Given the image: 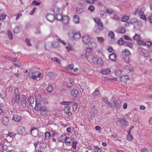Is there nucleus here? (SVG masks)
<instances>
[{
	"label": "nucleus",
	"instance_id": "0eeeda50",
	"mask_svg": "<svg viewBox=\"0 0 152 152\" xmlns=\"http://www.w3.org/2000/svg\"><path fill=\"white\" fill-rule=\"evenodd\" d=\"M41 98V96H36L35 98V101L36 102V105L34 107V110L36 111H39L40 110V108H41V107H42V106L41 104H40L39 103H38V104L37 103V98Z\"/></svg>",
	"mask_w": 152,
	"mask_h": 152
},
{
	"label": "nucleus",
	"instance_id": "338daca9",
	"mask_svg": "<svg viewBox=\"0 0 152 152\" xmlns=\"http://www.w3.org/2000/svg\"><path fill=\"white\" fill-rule=\"evenodd\" d=\"M111 17L113 19H114L116 20H119L120 19V17L116 15H114L113 17Z\"/></svg>",
	"mask_w": 152,
	"mask_h": 152
},
{
	"label": "nucleus",
	"instance_id": "680f3d73",
	"mask_svg": "<svg viewBox=\"0 0 152 152\" xmlns=\"http://www.w3.org/2000/svg\"><path fill=\"white\" fill-rule=\"evenodd\" d=\"M137 11L138 15L140 16L144 14V12L141 10H138L137 9Z\"/></svg>",
	"mask_w": 152,
	"mask_h": 152
},
{
	"label": "nucleus",
	"instance_id": "c85d7f7f",
	"mask_svg": "<svg viewBox=\"0 0 152 152\" xmlns=\"http://www.w3.org/2000/svg\"><path fill=\"white\" fill-rule=\"evenodd\" d=\"M111 72V70L110 69H105L102 70V73L104 75H107L109 74Z\"/></svg>",
	"mask_w": 152,
	"mask_h": 152
},
{
	"label": "nucleus",
	"instance_id": "9d476101",
	"mask_svg": "<svg viewBox=\"0 0 152 152\" xmlns=\"http://www.w3.org/2000/svg\"><path fill=\"white\" fill-rule=\"evenodd\" d=\"M21 119L20 114L16 113L14 114L12 116V119L16 122H19Z\"/></svg>",
	"mask_w": 152,
	"mask_h": 152
},
{
	"label": "nucleus",
	"instance_id": "e2e57ef3",
	"mask_svg": "<svg viewBox=\"0 0 152 152\" xmlns=\"http://www.w3.org/2000/svg\"><path fill=\"white\" fill-rule=\"evenodd\" d=\"M138 43L140 45H145V42L143 40H141V39H140L138 41Z\"/></svg>",
	"mask_w": 152,
	"mask_h": 152
},
{
	"label": "nucleus",
	"instance_id": "412c9836",
	"mask_svg": "<svg viewBox=\"0 0 152 152\" xmlns=\"http://www.w3.org/2000/svg\"><path fill=\"white\" fill-rule=\"evenodd\" d=\"M59 139L60 141L65 142L66 139H67V137L66 134H64L61 135Z\"/></svg>",
	"mask_w": 152,
	"mask_h": 152
},
{
	"label": "nucleus",
	"instance_id": "423d86ee",
	"mask_svg": "<svg viewBox=\"0 0 152 152\" xmlns=\"http://www.w3.org/2000/svg\"><path fill=\"white\" fill-rule=\"evenodd\" d=\"M120 123V125L123 127L124 128L129 124L128 122L124 118H121L118 121Z\"/></svg>",
	"mask_w": 152,
	"mask_h": 152
},
{
	"label": "nucleus",
	"instance_id": "49530a36",
	"mask_svg": "<svg viewBox=\"0 0 152 152\" xmlns=\"http://www.w3.org/2000/svg\"><path fill=\"white\" fill-rule=\"evenodd\" d=\"M78 104L77 103H75L73 104L72 107L73 112H75L76 111L78 107Z\"/></svg>",
	"mask_w": 152,
	"mask_h": 152
},
{
	"label": "nucleus",
	"instance_id": "a18cd8bd",
	"mask_svg": "<svg viewBox=\"0 0 152 152\" xmlns=\"http://www.w3.org/2000/svg\"><path fill=\"white\" fill-rule=\"evenodd\" d=\"M70 107L68 105L65 107L64 109V111L65 113H67L70 111Z\"/></svg>",
	"mask_w": 152,
	"mask_h": 152
},
{
	"label": "nucleus",
	"instance_id": "58836bf2",
	"mask_svg": "<svg viewBox=\"0 0 152 152\" xmlns=\"http://www.w3.org/2000/svg\"><path fill=\"white\" fill-rule=\"evenodd\" d=\"M20 27L17 26L15 27L13 29V31L15 33L18 34L20 31Z\"/></svg>",
	"mask_w": 152,
	"mask_h": 152
},
{
	"label": "nucleus",
	"instance_id": "f704fd0d",
	"mask_svg": "<svg viewBox=\"0 0 152 152\" xmlns=\"http://www.w3.org/2000/svg\"><path fill=\"white\" fill-rule=\"evenodd\" d=\"M16 135V134L14 133L13 132H9L8 133V135L7 137V138H8L9 137H10V138H13L15 137Z\"/></svg>",
	"mask_w": 152,
	"mask_h": 152
},
{
	"label": "nucleus",
	"instance_id": "4c0bfd02",
	"mask_svg": "<svg viewBox=\"0 0 152 152\" xmlns=\"http://www.w3.org/2000/svg\"><path fill=\"white\" fill-rule=\"evenodd\" d=\"M100 14L101 16L103 18H105L107 15L106 13L103 11H100Z\"/></svg>",
	"mask_w": 152,
	"mask_h": 152
},
{
	"label": "nucleus",
	"instance_id": "09e8293b",
	"mask_svg": "<svg viewBox=\"0 0 152 152\" xmlns=\"http://www.w3.org/2000/svg\"><path fill=\"white\" fill-rule=\"evenodd\" d=\"M73 82H72L70 80L67 82L66 86L68 88L72 87L73 86Z\"/></svg>",
	"mask_w": 152,
	"mask_h": 152
},
{
	"label": "nucleus",
	"instance_id": "6e6552de",
	"mask_svg": "<svg viewBox=\"0 0 152 152\" xmlns=\"http://www.w3.org/2000/svg\"><path fill=\"white\" fill-rule=\"evenodd\" d=\"M69 20L70 18L69 16L67 15H64L63 16L61 21L64 24L66 25L69 23Z\"/></svg>",
	"mask_w": 152,
	"mask_h": 152
},
{
	"label": "nucleus",
	"instance_id": "4468645a",
	"mask_svg": "<svg viewBox=\"0 0 152 152\" xmlns=\"http://www.w3.org/2000/svg\"><path fill=\"white\" fill-rule=\"evenodd\" d=\"M40 110V111L41 114L43 115H45L48 112L46 107L44 106H42Z\"/></svg>",
	"mask_w": 152,
	"mask_h": 152
},
{
	"label": "nucleus",
	"instance_id": "603ef678",
	"mask_svg": "<svg viewBox=\"0 0 152 152\" xmlns=\"http://www.w3.org/2000/svg\"><path fill=\"white\" fill-rule=\"evenodd\" d=\"M133 44L130 42H127L124 43V45L126 47H129L132 48L133 46Z\"/></svg>",
	"mask_w": 152,
	"mask_h": 152
},
{
	"label": "nucleus",
	"instance_id": "de8ad7c7",
	"mask_svg": "<svg viewBox=\"0 0 152 152\" xmlns=\"http://www.w3.org/2000/svg\"><path fill=\"white\" fill-rule=\"evenodd\" d=\"M7 59L9 60H12L13 62H17L18 61V59L16 58H12L10 57H7Z\"/></svg>",
	"mask_w": 152,
	"mask_h": 152
},
{
	"label": "nucleus",
	"instance_id": "774afa93",
	"mask_svg": "<svg viewBox=\"0 0 152 152\" xmlns=\"http://www.w3.org/2000/svg\"><path fill=\"white\" fill-rule=\"evenodd\" d=\"M148 19L150 20V22L151 23H152V13L150 14V15H148Z\"/></svg>",
	"mask_w": 152,
	"mask_h": 152
},
{
	"label": "nucleus",
	"instance_id": "1a4fd4ad",
	"mask_svg": "<svg viewBox=\"0 0 152 152\" xmlns=\"http://www.w3.org/2000/svg\"><path fill=\"white\" fill-rule=\"evenodd\" d=\"M23 97L21 98V104L23 108H25L26 107V96H23Z\"/></svg>",
	"mask_w": 152,
	"mask_h": 152
},
{
	"label": "nucleus",
	"instance_id": "79ce46f5",
	"mask_svg": "<svg viewBox=\"0 0 152 152\" xmlns=\"http://www.w3.org/2000/svg\"><path fill=\"white\" fill-rule=\"evenodd\" d=\"M94 152H102V149L99 147L95 146L94 148Z\"/></svg>",
	"mask_w": 152,
	"mask_h": 152
},
{
	"label": "nucleus",
	"instance_id": "c756f323",
	"mask_svg": "<svg viewBox=\"0 0 152 152\" xmlns=\"http://www.w3.org/2000/svg\"><path fill=\"white\" fill-rule=\"evenodd\" d=\"M108 36L111 39L115 38V34L112 31H109Z\"/></svg>",
	"mask_w": 152,
	"mask_h": 152
},
{
	"label": "nucleus",
	"instance_id": "20e7f679",
	"mask_svg": "<svg viewBox=\"0 0 152 152\" xmlns=\"http://www.w3.org/2000/svg\"><path fill=\"white\" fill-rule=\"evenodd\" d=\"M26 130L25 128L21 126H18L17 128V130L20 134L25 135L27 134V133L26 132Z\"/></svg>",
	"mask_w": 152,
	"mask_h": 152
},
{
	"label": "nucleus",
	"instance_id": "e433bc0d",
	"mask_svg": "<svg viewBox=\"0 0 152 152\" xmlns=\"http://www.w3.org/2000/svg\"><path fill=\"white\" fill-rule=\"evenodd\" d=\"M39 148H40V149L45 148L46 147V144L45 142H40L39 143Z\"/></svg>",
	"mask_w": 152,
	"mask_h": 152
},
{
	"label": "nucleus",
	"instance_id": "864d4df0",
	"mask_svg": "<svg viewBox=\"0 0 152 152\" xmlns=\"http://www.w3.org/2000/svg\"><path fill=\"white\" fill-rule=\"evenodd\" d=\"M7 35L8 37L10 39H12V36L11 31L8 30L7 31Z\"/></svg>",
	"mask_w": 152,
	"mask_h": 152
},
{
	"label": "nucleus",
	"instance_id": "cd10ccee",
	"mask_svg": "<svg viewBox=\"0 0 152 152\" xmlns=\"http://www.w3.org/2000/svg\"><path fill=\"white\" fill-rule=\"evenodd\" d=\"M129 19V16L128 15H124L122 18L121 21L124 22H126L128 21Z\"/></svg>",
	"mask_w": 152,
	"mask_h": 152
},
{
	"label": "nucleus",
	"instance_id": "393cba45",
	"mask_svg": "<svg viewBox=\"0 0 152 152\" xmlns=\"http://www.w3.org/2000/svg\"><path fill=\"white\" fill-rule=\"evenodd\" d=\"M63 16L62 15V14L61 13H58L56 14L55 15V18L56 19L59 21H61Z\"/></svg>",
	"mask_w": 152,
	"mask_h": 152
},
{
	"label": "nucleus",
	"instance_id": "72a5a7b5",
	"mask_svg": "<svg viewBox=\"0 0 152 152\" xmlns=\"http://www.w3.org/2000/svg\"><path fill=\"white\" fill-rule=\"evenodd\" d=\"M30 131L31 134H35L38 133V130L37 128L34 127L33 128H31Z\"/></svg>",
	"mask_w": 152,
	"mask_h": 152
},
{
	"label": "nucleus",
	"instance_id": "4be33fe9",
	"mask_svg": "<svg viewBox=\"0 0 152 152\" xmlns=\"http://www.w3.org/2000/svg\"><path fill=\"white\" fill-rule=\"evenodd\" d=\"M65 48L67 51L68 52H70L73 50V48L72 45L69 44L65 46Z\"/></svg>",
	"mask_w": 152,
	"mask_h": 152
},
{
	"label": "nucleus",
	"instance_id": "0e129e2a",
	"mask_svg": "<svg viewBox=\"0 0 152 152\" xmlns=\"http://www.w3.org/2000/svg\"><path fill=\"white\" fill-rule=\"evenodd\" d=\"M53 88L52 86H49L47 89V91L48 92H51L52 91Z\"/></svg>",
	"mask_w": 152,
	"mask_h": 152
},
{
	"label": "nucleus",
	"instance_id": "c9c22d12",
	"mask_svg": "<svg viewBox=\"0 0 152 152\" xmlns=\"http://www.w3.org/2000/svg\"><path fill=\"white\" fill-rule=\"evenodd\" d=\"M131 130L129 132L127 136V139L128 140L131 141L133 138V137L132 135L130 134Z\"/></svg>",
	"mask_w": 152,
	"mask_h": 152
},
{
	"label": "nucleus",
	"instance_id": "a19ab883",
	"mask_svg": "<svg viewBox=\"0 0 152 152\" xmlns=\"http://www.w3.org/2000/svg\"><path fill=\"white\" fill-rule=\"evenodd\" d=\"M72 142V140L71 139H69V137L67 138L65 142L66 144H67L68 145H70Z\"/></svg>",
	"mask_w": 152,
	"mask_h": 152
},
{
	"label": "nucleus",
	"instance_id": "f3484780",
	"mask_svg": "<svg viewBox=\"0 0 152 152\" xmlns=\"http://www.w3.org/2000/svg\"><path fill=\"white\" fill-rule=\"evenodd\" d=\"M95 22L99 26L101 27H103V23L101 21L100 19L99 18H94V19Z\"/></svg>",
	"mask_w": 152,
	"mask_h": 152
},
{
	"label": "nucleus",
	"instance_id": "f03ea898",
	"mask_svg": "<svg viewBox=\"0 0 152 152\" xmlns=\"http://www.w3.org/2000/svg\"><path fill=\"white\" fill-rule=\"evenodd\" d=\"M94 50L91 49L90 48L86 47V53L85 54H82L81 55V58L83 59L87 58V57L92 55Z\"/></svg>",
	"mask_w": 152,
	"mask_h": 152
},
{
	"label": "nucleus",
	"instance_id": "37998d69",
	"mask_svg": "<svg viewBox=\"0 0 152 152\" xmlns=\"http://www.w3.org/2000/svg\"><path fill=\"white\" fill-rule=\"evenodd\" d=\"M71 95H77L78 94V91L76 89L72 90L71 91Z\"/></svg>",
	"mask_w": 152,
	"mask_h": 152
},
{
	"label": "nucleus",
	"instance_id": "13d9d810",
	"mask_svg": "<svg viewBox=\"0 0 152 152\" xmlns=\"http://www.w3.org/2000/svg\"><path fill=\"white\" fill-rule=\"evenodd\" d=\"M50 136V133L49 132H47L45 135V138L46 139H48L49 138Z\"/></svg>",
	"mask_w": 152,
	"mask_h": 152
},
{
	"label": "nucleus",
	"instance_id": "7ed1b4c3",
	"mask_svg": "<svg viewBox=\"0 0 152 152\" xmlns=\"http://www.w3.org/2000/svg\"><path fill=\"white\" fill-rule=\"evenodd\" d=\"M112 101H113L112 103V105L116 107H119L120 106L121 101L118 98L113 97L112 98Z\"/></svg>",
	"mask_w": 152,
	"mask_h": 152
},
{
	"label": "nucleus",
	"instance_id": "9b49d317",
	"mask_svg": "<svg viewBox=\"0 0 152 152\" xmlns=\"http://www.w3.org/2000/svg\"><path fill=\"white\" fill-rule=\"evenodd\" d=\"M20 99V96H14L12 99V102L14 103H19Z\"/></svg>",
	"mask_w": 152,
	"mask_h": 152
},
{
	"label": "nucleus",
	"instance_id": "69168bd1",
	"mask_svg": "<svg viewBox=\"0 0 152 152\" xmlns=\"http://www.w3.org/2000/svg\"><path fill=\"white\" fill-rule=\"evenodd\" d=\"M145 45H147L148 47H151L152 45V42L151 41H148L145 42Z\"/></svg>",
	"mask_w": 152,
	"mask_h": 152
},
{
	"label": "nucleus",
	"instance_id": "4d7b16f0",
	"mask_svg": "<svg viewBox=\"0 0 152 152\" xmlns=\"http://www.w3.org/2000/svg\"><path fill=\"white\" fill-rule=\"evenodd\" d=\"M118 43L120 45H123L124 44V40L123 39H120L118 42Z\"/></svg>",
	"mask_w": 152,
	"mask_h": 152
},
{
	"label": "nucleus",
	"instance_id": "bf43d9fd",
	"mask_svg": "<svg viewBox=\"0 0 152 152\" xmlns=\"http://www.w3.org/2000/svg\"><path fill=\"white\" fill-rule=\"evenodd\" d=\"M77 144V142L76 141H74L72 142V143L71 144H72V147L74 149H76V145Z\"/></svg>",
	"mask_w": 152,
	"mask_h": 152
},
{
	"label": "nucleus",
	"instance_id": "c03bdc74",
	"mask_svg": "<svg viewBox=\"0 0 152 152\" xmlns=\"http://www.w3.org/2000/svg\"><path fill=\"white\" fill-rule=\"evenodd\" d=\"M103 101L105 104H107V106H110L111 107H113V106L111 104V103H110L107 99H104Z\"/></svg>",
	"mask_w": 152,
	"mask_h": 152
},
{
	"label": "nucleus",
	"instance_id": "6ab92c4d",
	"mask_svg": "<svg viewBox=\"0 0 152 152\" xmlns=\"http://www.w3.org/2000/svg\"><path fill=\"white\" fill-rule=\"evenodd\" d=\"M117 56L115 53H113L111 54L109 57L110 60L113 61H116Z\"/></svg>",
	"mask_w": 152,
	"mask_h": 152
},
{
	"label": "nucleus",
	"instance_id": "dca6fc26",
	"mask_svg": "<svg viewBox=\"0 0 152 152\" xmlns=\"http://www.w3.org/2000/svg\"><path fill=\"white\" fill-rule=\"evenodd\" d=\"M122 53L123 56L126 57L128 56L131 54L130 51L127 49H124L122 51Z\"/></svg>",
	"mask_w": 152,
	"mask_h": 152
},
{
	"label": "nucleus",
	"instance_id": "6e6d98bb",
	"mask_svg": "<svg viewBox=\"0 0 152 152\" xmlns=\"http://www.w3.org/2000/svg\"><path fill=\"white\" fill-rule=\"evenodd\" d=\"M100 94L99 89H96L93 93L92 95H98Z\"/></svg>",
	"mask_w": 152,
	"mask_h": 152
},
{
	"label": "nucleus",
	"instance_id": "5701e85b",
	"mask_svg": "<svg viewBox=\"0 0 152 152\" xmlns=\"http://www.w3.org/2000/svg\"><path fill=\"white\" fill-rule=\"evenodd\" d=\"M74 23L75 24H78L79 23V17L77 15H75L73 18Z\"/></svg>",
	"mask_w": 152,
	"mask_h": 152
},
{
	"label": "nucleus",
	"instance_id": "2eb2a0df",
	"mask_svg": "<svg viewBox=\"0 0 152 152\" xmlns=\"http://www.w3.org/2000/svg\"><path fill=\"white\" fill-rule=\"evenodd\" d=\"M97 46V44L96 43L94 42H91L89 43L88 46L87 47L90 48L91 49L94 50Z\"/></svg>",
	"mask_w": 152,
	"mask_h": 152
},
{
	"label": "nucleus",
	"instance_id": "ddd939ff",
	"mask_svg": "<svg viewBox=\"0 0 152 152\" xmlns=\"http://www.w3.org/2000/svg\"><path fill=\"white\" fill-rule=\"evenodd\" d=\"M47 20L49 22H52L55 18V16L51 14H48L46 16Z\"/></svg>",
	"mask_w": 152,
	"mask_h": 152
},
{
	"label": "nucleus",
	"instance_id": "052dcab7",
	"mask_svg": "<svg viewBox=\"0 0 152 152\" xmlns=\"http://www.w3.org/2000/svg\"><path fill=\"white\" fill-rule=\"evenodd\" d=\"M125 70L127 72H130L133 71V68L131 67H129L127 68H126L125 69Z\"/></svg>",
	"mask_w": 152,
	"mask_h": 152
},
{
	"label": "nucleus",
	"instance_id": "5fc2aeb1",
	"mask_svg": "<svg viewBox=\"0 0 152 152\" xmlns=\"http://www.w3.org/2000/svg\"><path fill=\"white\" fill-rule=\"evenodd\" d=\"M88 9L91 12H93L95 10V7L92 5H90L88 7Z\"/></svg>",
	"mask_w": 152,
	"mask_h": 152
},
{
	"label": "nucleus",
	"instance_id": "7c9ffc66",
	"mask_svg": "<svg viewBox=\"0 0 152 152\" xmlns=\"http://www.w3.org/2000/svg\"><path fill=\"white\" fill-rule=\"evenodd\" d=\"M60 9L57 7H55L52 9L53 11L54 12V13L56 14L59 13V12L60 11Z\"/></svg>",
	"mask_w": 152,
	"mask_h": 152
},
{
	"label": "nucleus",
	"instance_id": "ea45409f",
	"mask_svg": "<svg viewBox=\"0 0 152 152\" xmlns=\"http://www.w3.org/2000/svg\"><path fill=\"white\" fill-rule=\"evenodd\" d=\"M96 64H99L100 65H102L103 64V61L102 59L100 57L98 58V60Z\"/></svg>",
	"mask_w": 152,
	"mask_h": 152
},
{
	"label": "nucleus",
	"instance_id": "b1692460",
	"mask_svg": "<svg viewBox=\"0 0 152 152\" xmlns=\"http://www.w3.org/2000/svg\"><path fill=\"white\" fill-rule=\"evenodd\" d=\"M126 31L123 27H120L116 30V32L118 33L123 34L126 32Z\"/></svg>",
	"mask_w": 152,
	"mask_h": 152
},
{
	"label": "nucleus",
	"instance_id": "3c124183",
	"mask_svg": "<svg viewBox=\"0 0 152 152\" xmlns=\"http://www.w3.org/2000/svg\"><path fill=\"white\" fill-rule=\"evenodd\" d=\"M83 11V9L82 8L78 7L76 9V12L77 13L80 14Z\"/></svg>",
	"mask_w": 152,
	"mask_h": 152
},
{
	"label": "nucleus",
	"instance_id": "a878e982",
	"mask_svg": "<svg viewBox=\"0 0 152 152\" xmlns=\"http://www.w3.org/2000/svg\"><path fill=\"white\" fill-rule=\"evenodd\" d=\"M28 102L30 104H33L34 102V97L33 96H30L28 99Z\"/></svg>",
	"mask_w": 152,
	"mask_h": 152
},
{
	"label": "nucleus",
	"instance_id": "aec40b11",
	"mask_svg": "<svg viewBox=\"0 0 152 152\" xmlns=\"http://www.w3.org/2000/svg\"><path fill=\"white\" fill-rule=\"evenodd\" d=\"M129 79V77L128 75H123L120 77L121 81L124 82H126Z\"/></svg>",
	"mask_w": 152,
	"mask_h": 152
},
{
	"label": "nucleus",
	"instance_id": "f257e3e1",
	"mask_svg": "<svg viewBox=\"0 0 152 152\" xmlns=\"http://www.w3.org/2000/svg\"><path fill=\"white\" fill-rule=\"evenodd\" d=\"M68 36L71 39L74 40H77L80 38L81 34L79 31H71L69 32Z\"/></svg>",
	"mask_w": 152,
	"mask_h": 152
},
{
	"label": "nucleus",
	"instance_id": "bb28decb",
	"mask_svg": "<svg viewBox=\"0 0 152 152\" xmlns=\"http://www.w3.org/2000/svg\"><path fill=\"white\" fill-rule=\"evenodd\" d=\"M96 40L98 42L101 43H103L104 41V38L102 37H97L96 38Z\"/></svg>",
	"mask_w": 152,
	"mask_h": 152
},
{
	"label": "nucleus",
	"instance_id": "39448f33",
	"mask_svg": "<svg viewBox=\"0 0 152 152\" xmlns=\"http://www.w3.org/2000/svg\"><path fill=\"white\" fill-rule=\"evenodd\" d=\"M82 41L84 44H87L90 42L91 38L88 35H85L82 37Z\"/></svg>",
	"mask_w": 152,
	"mask_h": 152
},
{
	"label": "nucleus",
	"instance_id": "a211bd4d",
	"mask_svg": "<svg viewBox=\"0 0 152 152\" xmlns=\"http://www.w3.org/2000/svg\"><path fill=\"white\" fill-rule=\"evenodd\" d=\"M102 28L103 27H102L100 26H95L94 29V31L96 33H99L102 30Z\"/></svg>",
	"mask_w": 152,
	"mask_h": 152
},
{
	"label": "nucleus",
	"instance_id": "473e14b6",
	"mask_svg": "<svg viewBox=\"0 0 152 152\" xmlns=\"http://www.w3.org/2000/svg\"><path fill=\"white\" fill-rule=\"evenodd\" d=\"M133 38L134 40L138 41L140 39H141V38L140 35L137 34H135L134 36L133 37Z\"/></svg>",
	"mask_w": 152,
	"mask_h": 152
},
{
	"label": "nucleus",
	"instance_id": "2f4dec72",
	"mask_svg": "<svg viewBox=\"0 0 152 152\" xmlns=\"http://www.w3.org/2000/svg\"><path fill=\"white\" fill-rule=\"evenodd\" d=\"M74 67V64H71L66 66L65 67V68L67 70H69L70 69H73Z\"/></svg>",
	"mask_w": 152,
	"mask_h": 152
},
{
	"label": "nucleus",
	"instance_id": "8fccbe9b",
	"mask_svg": "<svg viewBox=\"0 0 152 152\" xmlns=\"http://www.w3.org/2000/svg\"><path fill=\"white\" fill-rule=\"evenodd\" d=\"M51 44L50 43H46L45 45V48L47 50H49L51 47Z\"/></svg>",
	"mask_w": 152,
	"mask_h": 152
},
{
	"label": "nucleus",
	"instance_id": "f8f14e48",
	"mask_svg": "<svg viewBox=\"0 0 152 152\" xmlns=\"http://www.w3.org/2000/svg\"><path fill=\"white\" fill-rule=\"evenodd\" d=\"M1 122L4 125H7L9 123V118L7 116L3 117L2 118Z\"/></svg>",
	"mask_w": 152,
	"mask_h": 152
}]
</instances>
